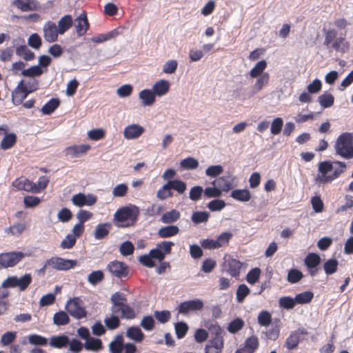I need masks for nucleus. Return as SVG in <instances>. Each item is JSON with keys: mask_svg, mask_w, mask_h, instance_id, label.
<instances>
[{"mask_svg": "<svg viewBox=\"0 0 353 353\" xmlns=\"http://www.w3.org/2000/svg\"><path fill=\"white\" fill-rule=\"evenodd\" d=\"M110 301L112 303L110 308L112 314H120L121 318L126 319H132L135 317L134 310L125 304L127 299L124 293L120 292L114 293Z\"/></svg>", "mask_w": 353, "mask_h": 353, "instance_id": "nucleus-1", "label": "nucleus"}, {"mask_svg": "<svg viewBox=\"0 0 353 353\" xmlns=\"http://www.w3.org/2000/svg\"><path fill=\"white\" fill-rule=\"evenodd\" d=\"M336 154L345 159L353 157V144L350 134L344 133L339 137L336 142Z\"/></svg>", "mask_w": 353, "mask_h": 353, "instance_id": "nucleus-2", "label": "nucleus"}, {"mask_svg": "<svg viewBox=\"0 0 353 353\" xmlns=\"http://www.w3.org/2000/svg\"><path fill=\"white\" fill-rule=\"evenodd\" d=\"M65 310L76 319L84 318L87 314L82 301L79 297H74L68 300L65 304Z\"/></svg>", "mask_w": 353, "mask_h": 353, "instance_id": "nucleus-3", "label": "nucleus"}, {"mask_svg": "<svg viewBox=\"0 0 353 353\" xmlns=\"http://www.w3.org/2000/svg\"><path fill=\"white\" fill-rule=\"evenodd\" d=\"M47 265H50V268L57 271H68L77 266V261L52 256L47 260Z\"/></svg>", "mask_w": 353, "mask_h": 353, "instance_id": "nucleus-4", "label": "nucleus"}, {"mask_svg": "<svg viewBox=\"0 0 353 353\" xmlns=\"http://www.w3.org/2000/svg\"><path fill=\"white\" fill-rule=\"evenodd\" d=\"M25 257L22 252H12L0 254V269L16 265Z\"/></svg>", "mask_w": 353, "mask_h": 353, "instance_id": "nucleus-5", "label": "nucleus"}, {"mask_svg": "<svg viewBox=\"0 0 353 353\" xmlns=\"http://www.w3.org/2000/svg\"><path fill=\"white\" fill-rule=\"evenodd\" d=\"M138 214V208L135 206L133 208L123 207L115 212L114 219L119 222H123L129 219L134 221L137 219Z\"/></svg>", "mask_w": 353, "mask_h": 353, "instance_id": "nucleus-6", "label": "nucleus"}, {"mask_svg": "<svg viewBox=\"0 0 353 353\" xmlns=\"http://www.w3.org/2000/svg\"><path fill=\"white\" fill-rule=\"evenodd\" d=\"M107 268L112 276L117 278L125 277L129 273L128 265L118 261L110 262Z\"/></svg>", "mask_w": 353, "mask_h": 353, "instance_id": "nucleus-7", "label": "nucleus"}, {"mask_svg": "<svg viewBox=\"0 0 353 353\" xmlns=\"http://www.w3.org/2000/svg\"><path fill=\"white\" fill-rule=\"evenodd\" d=\"M71 201L77 207L81 208L85 205H93L97 202L96 196L89 194L85 195L83 193L74 194L72 196Z\"/></svg>", "mask_w": 353, "mask_h": 353, "instance_id": "nucleus-8", "label": "nucleus"}, {"mask_svg": "<svg viewBox=\"0 0 353 353\" xmlns=\"http://www.w3.org/2000/svg\"><path fill=\"white\" fill-rule=\"evenodd\" d=\"M43 37L45 40L48 43H52L57 40L59 34L55 23L48 21L43 26Z\"/></svg>", "mask_w": 353, "mask_h": 353, "instance_id": "nucleus-9", "label": "nucleus"}, {"mask_svg": "<svg viewBox=\"0 0 353 353\" xmlns=\"http://www.w3.org/2000/svg\"><path fill=\"white\" fill-rule=\"evenodd\" d=\"M203 307V303L200 299L184 301L179 306V313L187 315L191 311L200 310Z\"/></svg>", "mask_w": 353, "mask_h": 353, "instance_id": "nucleus-10", "label": "nucleus"}, {"mask_svg": "<svg viewBox=\"0 0 353 353\" xmlns=\"http://www.w3.org/2000/svg\"><path fill=\"white\" fill-rule=\"evenodd\" d=\"M345 163L341 161L334 162V170L329 174V176H323L318 178L321 183H326L332 181L334 179L339 176L343 172V169L345 168Z\"/></svg>", "mask_w": 353, "mask_h": 353, "instance_id": "nucleus-11", "label": "nucleus"}, {"mask_svg": "<svg viewBox=\"0 0 353 353\" xmlns=\"http://www.w3.org/2000/svg\"><path fill=\"white\" fill-rule=\"evenodd\" d=\"M30 92L24 87V80H21L12 93V102L15 105L21 104Z\"/></svg>", "mask_w": 353, "mask_h": 353, "instance_id": "nucleus-12", "label": "nucleus"}, {"mask_svg": "<svg viewBox=\"0 0 353 353\" xmlns=\"http://www.w3.org/2000/svg\"><path fill=\"white\" fill-rule=\"evenodd\" d=\"M234 176L228 174L218 178L212 182L213 185L217 186L221 191L228 192L234 186Z\"/></svg>", "mask_w": 353, "mask_h": 353, "instance_id": "nucleus-13", "label": "nucleus"}, {"mask_svg": "<svg viewBox=\"0 0 353 353\" xmlns=\"http://www.w3.org/2000/svg\"><path fill=\"white\" fill-rule=\"evenodd\" d=\"M223 348L222 336H215L210 340L205 347V353H221Z\"/></svg>", "mask_w": 353, "mask_h": 353, "instance_id": "nucleus-14", "label": "nucleus"}, {"mask_svg": "<svg viewBox=\"0 0 353 353\" xmlns=\"http://www.w3.org/2000/svg\"><path fill=\"white\" fill-rule=\"evenodd\" d=\"M307 332L303 329H298L297 330L290 333L289 336L287 338L285 341V347L288 350H293L297 347L299 341L300 336L307 334Z\"/></svg>", "mask_w": 353, "mask_h": 353, "instance_id": "nucleus-15", "label": "nucleus"}, {"mask_svg": "<svg viewBox=\"0 0 353 353\" xmlns=\"http://www.w3.org/2000/svg\"><path fill=\"white\" fill-rule=\"evenodd\" d=\"M144 132V128L138 124H132L126 126L123 131V136L126 139H135Z\"/></svg>", "mask_w": 353, "mask_h": 353, "instance_id": "nucleus-16", "label": "nucleus"}, {"mask_svg": "<svg viewBox=\"0 0 353 353\" xmlns=\"http://www.w3.org/2000/svg\"><path fill=\"white\" fill-rule=\"evenodd\" d=\"M90 149L88 144L74 145L67 148L65 150V155L72 158H76L86 153Z\"/></svg>", "mask_w": 353, "mask_h": 353, "instance_id": "nucleus-17", "label": "nucleus"}, {"mask_svg": "<svg viewBox=\"0 0 353 353\" xmlns=\"http://www.w3.org/2000/svg\"><path fill=\"white\" fill-rule=\"evenodd\" d=\"M76 32L79 37H81L85 34L89 28V23L85 12H82L76 19Z\"/></svg>", "mask_w": 353, "mask_h": 353, "instance_id": "nucleus-18", "label": "nucleus"}, {"mask_svg": "<svg viewBox=\"0 0 353 353\" xmlns=\"http://www.w3.org/2000/svg\"><path fill=\"white\" fill-rule=\"evenodd\" d=\"M170 89V83L167 80L160 79L157 81L152 88V90L159 97L166 94Z\"/></svg>", "mask_w": 353, "mask_h": 353, "instance_id": "nucleus-19", "label": "nucleus"}, {"mask_svg": "<svg viewBox=\"0 0 353 353\" xmlns=\"http://www.w3.org/2000/svg\"><path fill=\"white\" fill-rule=\"evenodd\" d=\"M12 185L19 190H25L34 193V183L26 178H19L13 181Z\"/></svg>", "mask_w": 353, "mask_h": 353, "instance_id": "nucleus-20", "label": "nucleus"}, {"mask_svg": "<svg viewBox=\"0 0 353 353\" xmlns=\"http://www.w3.org/2000/svg\"><path fill=\"white\" fill-rule=\"evenodd\" d=\"M15 6L23 12L35 10L39 6L36 0H16Z\"/></svg>", "mask_w": 353, "mask_h": 353, "instance_id": "nucleus-21", "label": "nucleus"}, {"mask_svg": "<svg viewBox=\"0 0 353 353\" xmlns=\"http://www.w3.org/2000/svg\"><path fill=\"white\" fill-rule=\"evenodd\" d=\"M270 81V74L268 72L258 77L252 89V94L259 93L264 87L267 86Z\"/></svg>", "mask_w": 353, "mask_h": 353, "instance_id": "nucleus-22", "label": "nucleus"}, {"mask_svg": "<svg viewBox=\"0 0 353 353\" xmlns=\"http://www.w3.org/2000/svg\"><path fill=\"white\" fill-rule=\"evenodd\" d=\"M155 94L152 90L145 89L139 94V99L142 101L143 106H151L155 102Z\"/></svg>", "mask_w": 353, "mask_h": 353, "instance_id": "nucleus-23", "label": "nucleus"}, {"mask_svg": "<svg viewBox=\"0 0 353 353\" xmlns=\"http://www.w3.org/2000/svg\"><path fill=\"white\" fill-rule=\"evenodd\" d=\"M69 343V338L66 335L53 336L50 339V345L55 348H63Z\"/></svg>", "mask_w": 353, "mask_h": 353, "instance_id": "nucleus-24", "label": "nucleus"}, {"mask_svg": "<svg viewBox=\"0 0 353 353\" xmlns=\"http://www.w3.org/2000/svg\"><path fill=\"white\" fill-rule=\"evenodd\" d=\"M333 170L334 162L332 163L328 161L321 162L319 165V171L320 174H318L315 178L316 183H321L320 181L318 180V178L321 177V176H329V173L330 172H332Z\"/></svg>", "mask_w": 353, "mask_h": 353, "instance_id": "nucleus-25", "label": "nucleus"}, {"mask_svg": "<svg viewBox=\"0 0 353 353\" xmlns=\"http://www.w3.org/2000/svg\"><path fill=\"white\" fill-rule=\"evenodd\" d=\"M179 232V228L176 225H170L161 228L158 231V235L161 238H169L176 235Z\"/></svg>", "mask_w": 353, "mask_h": 353, "instance_id": "nucleus-26", "label": "nucleus"}, {"mask_svg": "<svg viewBox=\"0 0 353 353\" xmlns=\"http://www.w3.org/2000/svg\"><path fill=\"white\" fill-rule=\"evenodd\" d=\"M73 20L71 15L67 14L61 17L58 21L57 28L59 34H64L72 26Z\"/></svg>", "mask_w": 353, "mask_h": 353, "instance_id": "nucleus-27", "label": "nucleus"}, {"mask_svg": "<svg viewBox=\"0 0 353 353\" xmlns=\"http://www.w3.org/2000/svg\"><path fill=\"white\" fill-rule=\"evenodd\" d=\"M241 266L242 263L239 261L231 259L227 262V271L232 276L236 277L239 275Z\"/></svg>", "mask_w": 353, "mask_h": 353, "instance_id": "nucleus-28", "label": "nucleus"}, {"mask_svg": "<svg viewBox=\"0 0 353 353\" xmlns=\"http://www.w3.org/2000/svg\"><path fill=\"white\" fill-rule=\"evenodd\" d=\"M231 196L236 201L247 202L250 200L251 194L247 189L234 190L231 192Z\"/></svg>", "mask_w": 353, "mask_h": 353, "instance_id": "nucleus-29", "label": "nucleus"}, {"mask_svg": "<svg viewBox=\"0 0 353 353\" xmlns=\"http://www.w3.org/2000/svg\"><path fill=\"white\" fill-rule=\"evenodd\" d=\"M126 336L135 342H141L144 334L138 327H130L126 331Z\"/></svg>", "mask_w": 353, "mask_h": 353, "instance_id": "nucleus-30", "label": "nucleus"}, {"mask_svg": "<svg viewBox=\"0 0 353 353\" xmlns=\"http://www.w3.org/2000/svg\"><path fill=\"white\" fill-rule=\"evenodd\" d=\"M180 216L181 214L179 211L173 209L169 212L164 213L161 217V221L163 223H172L177 221L179 219Z\"/></svg>", "mask_w": 353, "mask_h": 353, "instance_id": "nucleus-31", "label": "nucleus"}, {"mask_svg": "<svg viewBox=\"0 0 353 353\" xmlns=\"http://www.w3.org/2000/svg\"><path fill=\"white\" fill-rule=\"evenodd\" d=\"M111 229V225L109 223H101L97 225L94 231V238L96 239H103L109 233Z\"/></svg>", "mask_w": 353, "mask_h": 353, "instance_id": "nucleus-32", "label": "nucleus"}, {"mask_svg": "<svg viewBox=\"0 0 353 353\" xmlns=\"http://www.w3.org/2000/svg\"><path fill=\"white\" fill-rule=\"evenodd\" d=\"M70 322L68 314L64 311L56 312L53 316V323L56 325H65Z\"/></svg>", "mask_w": 353, "mask_h": 353, "instance_id": "nucleus-33", "label": "nucleus"}, {"mask_svg": "<svg viewBox=\"0 0 353 353\" xmlns=\"http://www.w3.org/2000/svg\"><path fill=\"white\" fill-rule=\"evenodd\" d=\"M210 217L209 212L206 211L194 212L191 216L192 221L195 224L206 223Z\"/></svg>", "mask_w": 353, "mask_h": 353, "instance_id": "nucleus-34", "label": "nucleus"}, {"mask_svg": "<svg viewBox=\"0 0 353 353\" xmlns=\"http://www.w3.org/2000/svg\"><path fill=\"white\" fill-rule=\"evenodd\" d=\"M4 134L5 136L3 137L1 142V148L3 150H8L12 148L15 144L17 141V137L14 133H6Z\"/></svg>", "mask_w": 353, "mask_h": 353, "instance_id": "nucleus-35", "label": "nucleus"}, {"mask_svg": "<svg viewBox=\"0 0 353 353\" xmlns=\"http://www.w3.org/2000/svg\"><path fill=\"white\" fill-rule=\"evenodd\" d=\"M84 347L88 351H98L102 348V342L99 339L89 338L85 343Z\"/></svg>", "mask_w": 353, "mask_h": 353, "instance_id": "nucleus-36", "label": "nucleus"}, {"mask_svg": "<svg viewBox=\"0 0 353 353\" xmlns=\"http://www.w3.org/2000/svg\"><path fill=\"white\" fill-rule=\"evenodd\" d=\"M307 268H316L321 263V257L316 253L308 254L304 259Z\"/></svg>", "mask_w": 353, "mask_h": 353, "instance_id": "nucleus-37", "label": "nucleus"}, {"mask_svg": "<svg viewBox=\"0 0 353 353\" xmlns=\"http://www.w3.org/2000/svg\"><path fill=\"white\" fill-rule=\"evenodd\" d=\"M60 101L58 99H52L46 103L41 108L43 114H50L53 112L59 105Z\"/></svg>", "mask_w": 353, "mask_h": 353, "instance_id": "nucleus-38", "label": "nucleus"}, {"mask_svg": "<svg viewBox=\"0 0 353 353\" xmlns=\"http://www.w3.org/2000/svg\"><path fill=\"white\" fill-rule=\"evenodd\" d=\"M267 67V62L265 60L259 61L250 70V75L252 78H256L263 74Z\"/></svg>", "mask_w": 353, "mask_h": 353, "instance_id": "nucleus-39", "label": "nucleus"}, {"mask_svg": "<svg viewBox=\"0 0 353 353\" xmlns=\"http://www.w3.org/2000/svg\"><path fill=\"white\" fill-rule=\"evenodd\" d=\"M339 262L336 259H330L326 261L323 265L325 272L327 275L334 274L337 271Z\"/></svg>", "mask_w": 353, "mask_h": 353, "instance_id": "nucleus-40", "label": "nucleus"}, {"mask_svg": "<svg viewBox=\"0 0 353 353\" xmlns=\"http://www.w3.org/2000/svg\"><path fill=\"white\" fill-rule=\"evenodd\" d=\"M16 53L17 55L23 57L26 61L32 60L34 57V54L26 46H21L17 48Z\"/></svg>", "mask_w": 353, "mask_h": 353, "instance_id": "nucleus-41", "label": "nucleus"}, {"mask_svg": "<svg viewBox=\"0 0 353 353\" xmlns=\"http://www.w3.org/2000/svg\"><path fill=\"white\" fill-rule=\"evenodd\" d=\"M334 98L333 95L328 92H325L320 95L318 98V101L320 105L324 108L331 107L334 103Z\"/></svg>", "mask_w": 353, "mask_h": 353, "instance_id": "nucleus-42", "label": "nucleus"}, {"mask_svg": "<svg viewBox=\"0 0 353 353\" xmlns=\"http://www.w3.org/2000/svg\"><path fill=\"white\" fill-rule=\"evenodd\" d=\"M31 282L32 276L30 274H26L20 278L17 276V287L19 288L21 291L26 290Z\"/></svg>", "mask_w": 353, "mask_h": 353, "instance_id": "nucleus-43", "label": "nucleus"}, {"mask_svg": "<svg viewBox=\"0 0 353 353\" xmlns=\"http://www.w3.org/2000/svg\"><path fill=\"white\" fill-rule=\"evenodd\" d=\"M314 294L310 291L303 292L296 295L294 299L296 303L305 304L310 303L313 299Z\"/></svg>", "mask_w": 353, "mask_h": 353, "instance_id": "nucleus-44", "label": "nucleus"}, {"mask_svg": "<svg viewBox=\"0 0 353 353\" xmlns=\"http://www.w3.org/2000/svg\"><path fill=\"white\" fill-rule=\"evenodd\" d=\"M123 348V345L121 336H117L116 340L109 344V350L111 353H121Z\"/></svg>", "mask_w": 353, "mask_h": 353, "instance_id": "nucleus-45", "label": "nucleus"}, {"mask_svg": "<svg viewBox=\"0 0 353 353\" xmlns=\"http://www.w3.org/2000/svg\"><path fill=\"white\" fill-rule=\"evenodd\" d=\"M167 183L170 190H174L179 194H183L186 190V184L181 180H168Z\"/></svg>", "mask_w": 353, "mask_h": 353, "instance_id": "nucleus-46", "label": "nucleus"}, {"mask_svg": "<svg viewBox=\"0 0 353 353\" xmlns=\"http://www.w3.org/2000/svg\"><path fill=\"white\" fill-rule=\"evenodd\" d=\"M104 278L103 272L101 270H96L92 272L88 276V281L92 285H95L100 283Z\"/></svg>", "mask_w": 353, "mask_h": 353, "instance_id": "nucleus-47", "label": "nucleus"}, {"mask_svg": "<svg viewBox=\"0 0 353 353\" xmlns=\"http://www.w3.org/2000/svg\"><path fill=\"white\" fill-rule=\"evenodd\" d=\"M232 237V234L230 232H224L220 234L216 239L218 248L226 246L229 243Z\"/></svg>", "mask_w": 353, "mask_h": 353, "instance_id": "nucleus-48", "label": "nucleus"}, {"mask_svg": "<svg viewBox=\"0 0 353 353\" xmlns=\"http://www.w3.org/2000/svg\"><path fill=\"white\" fill-rule=\"evenodd\" d=\"M118 32L117 30H112L107 32L106 34H101L98 35L97 37H94L91 38V41L94 43H100L108 41L112 38H114L116 35H117Z\"/></svg>", "mask_w": 353, "mask_h": 353, "instance_id": "nucleus-49", "label": "nucleus"}, {"mask_svg": "<svg viewBox=\"0 0 353 353\" xmlns=\"http://www.w3.org/2000/svg\"><path fill=\"white\" fill-rule=\"evenodd\" d=\"M180 165L184 170H194L199 166V161L193 157H188L183 159L180 163Z\"/></svg>", "mask_w": 353, "mask_h": 353, "instance_id": "nucleus-50", "label": "nucleus"}, {"mask_svg": "<svg viewBox=\"0 0 353 353\" xmlns=\"http://www.w3.org/2000/svg\"><path fill=\"white\" fill-rule=\"evenodd\" d=\"M43 73V70L39 65H34L28 69L23 70L21 74L24 77H34L40 76Z\"/></svg>", "mask_w": 353, "mask_h": 353, "instance_id": "nucleus-51", "label": "nucleus"}, {"mask_svg": "<svg viewBox=\"0 0 353 353\" xmlns=\"http://www.w3.org/2000/svg\"><path fill=\"white\" fill-rule=\"evenodd\" d=\"M117 315L112 314L110 317L104 319V323L109 330H115L119 326L120 320Z\"/></svg>", "mask_w": 353, "mask_h": 353, "instance_id": "nucleus-52", "label": "nucleus"}, {"mask_svg": "<svg viewBox=\"0 0 353 353\" xmlns=\"http://www.w3.org/2000/svg\"><path fill=\"white\" fill-rule=\"evenodd\" d=\"M25 228L26 225L24 223H18L6 228L5 232L8 234H11L13 236H19L23 232Z\"/></svg>", "mask_w": 353, "mask_h": 353, "instance_id": "nucleus-53", "label": "nucleus"}, {"mask_svg": "<svg viewBox=\"0 0 353 353\" xmlns=\"http://www.w3.org/2000/svg\"><path fill=\"white\" fill-rule=\"evenodd\" d=\"M250 290L248 287L245 284H241L239 286L236 290V300L239 303H242L245 297L250 294Z\"/></svg>", "mask_w": 353, "mask_h": 353, "instance_id": "nucleus-54", "label": "nucleus"}, {"mask_svg": "<svg viewBox=\"0 0 353 353\" xmlns=\"http://www.w3.org/2000/svg\"><path fill=\"white\" fill-rule=\"evenodd\" d=\"M279 306L286 310L292 309L295 305V299L290 296H283L279 299Z\"/></svg>", "mask_w": 353, "mask_h": 353, "instance_id": "nucleus-55", "label": "nucleus"}, {"mask_svg": "<svg viewBox=\"0 0 353 353\" xmlns=\"http://www.w3.org/2000/svg\"><path fill=\"white\" fill-rule=\"evenodd\" d=\"M303 277V273L296 269H291L288 274L287 279L291 283L299 282Z\"/></svg>", "mask_w": 353, "mask_h": 353, "instance_id": "nucleus-56", "label": "nucleus"}, {"mask_svg": "<svg viewBox=\"0 0 353 353\" xmlns=\"http://www.w3.org/2000/svg\"><path fill=\"white\" fill-rule=\"evenodd\" d=\"M244 325L243 321L240 318H236L230 323L228 330L229 332L234 334L239 331Z\"/></svg>", "mask_w": 353, "mask_h": 353, "instance_id": "nucleus-57", "label": "nucleus"}, {"mask_svg": "<svg viewBox=\"0 0 353 353\" xmlns=\"http://www.w3.org/2000/svg\"><path fill=\"white\" fill-rule=\"evenodd\" d=\"M28 341L30 344L34 345H46L48 343V339L38 334H31L28 336Z\"/></svg>", "mask_w": 353, "mask_h": 353, "instance_id": "nucleus-58", "label": "nucleus"}, {"mask_svg": "<svg viewBox=\"0 0 353 353\" xmlns=\"http://www.w3.org/2000/svg\"><path fill=\"white\" fill-rule=\"evenodd\" d=\"M272 321L271 314L268 311H262L258 316V323L262 326H268Z\"/></svg>", "mask_w": 353, "mask_h": 353, "instance_id": "nucleus-59", "label": "nucleus"}, {"mask_svg": "<svg viewBox=\"0 0 353 353\" xmlns=\"http://www.w3.org/2000/svg\"><path fill=\"white\" fill-rule=\"evenodd\" d=\"M128 190V187L125 183L117 185L112 190V195L114 197L124 196Z\"/></svg>", "mask_w": 353, "mask_h": 353, "instance_id": "nucleus-60", "label": "nucleus"}, {"mask_svg": "<svg viewBox=\"0 0 353 353\" xmlns=\"http://www.w3.org/2000/svg\"><path fill=\"white\" fill-rule=\"evenodd\" d=\"M188 330V325L184 322H179L175 324V332L178 339L183 338Z\"/></svg>", "mask_w": 353, "mask_h": 353, "instance_id": "nucleus-61", "label": "nucleus"}, {"mask_svg": "<svg viewBox=\"0 0 353 353\" xmlns=\"http://www.w3.org/2000/svg\"><path fill=\"white\" fill-rule=\"evenodd\" d=\"M261 270L256 268L251 270L247 274L246 280L250 284H254L259 279Z\"/></svg>", "mask_w": 353, "mask_h": 353, "instance_id": "nucleus-62", "label": "nucleus"}, {"mask_svg": "<svg viewBox=\"0 0 353 353\" xmlns=\"http://www.w3.org/2000/svg\"><path fill=\"white\" fill-rule=\"evenodd\" d=\"M134 250L133 244L130 241H125L120 248L119 251L123 256H128L133 253Z\"/></svg>", "mask_w": 353, "mask_h": 353, "instance_id": "nucleus-63", "label": "nucleus"}, {"mask_svg": "<svg viewBox=\"0 0 353 353\" xmlns=\"http://www.w3.org/2000/svg\"><path fill=\"white\" fill-rule=\"evenodd\" d=\"M69 351L72 353H79L84 346L83 343L77 339L69 340Z\"/></svg>", "mask_w": 353, "mask_h": 353, "instance_id": "nucleus-64", "label": "nucleus"}]
</instances>
